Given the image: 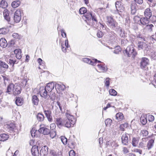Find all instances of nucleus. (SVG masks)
Returning a JSON list of instances; mask_svg holds the SVG:
<instances>
[{
  "label": "nucleus",
  "instance_id": "obj_1",
  "mask_svg": "<svg viewBox=\"0 0 156 156\" xmlns=\"http://www.w3.org/2000/svg\"><path fill=\"white\" fill-rule=\"evenodd\" d=\"M65 115L66 117L63 119V126L68 128L73 127L76 122L74 116L67 112Z\"/></svg>",
  "mask_w": 156,
  "mask_h": 156
},
{
  "label": "nucleus",
  "instance_id": "obj_2",
  "mask_svg": "<svg viewBox=\"0 0 156 156\" xmlns=\"http://www.w3.org/2000/svg\"><path fill=\"white\" fill-rule=\"evenodd\" d=\"M133 19L135 23H138L141 25H146L150 22L149 19L145 17L140 18L138 16H135Z\"/></svg>",
  "mask_w": 156,
  "mask_h": 156
},
{
  "label": "nucleus",
  "instance_id": "obj_3",
  "mask_svg": "<svg viewBox=\"0 0 156 156\" xmlns=\"http://www.w3.org/2000/svg\"><path fill=\"white\" fill-rule=\"evenodd\" d=\"M149 64V59L146 57H142L140 59V67L143 70H147L148 68L147 66Z\"/></svg>",
  "mask_w": 156,
  "mask_h": 156
},
{
  "label": "nucleus",
  "instance_id": "obj_4",
  "mask_svg": "<svg viewBox=\"0 0 156 156\" xmlns=\"http://www.w3.org/2000/svg\"><path fill=\"white\" fill-rule=\"evenodd\" d=\"M126 53L128 56L129 57L131 56L133 58H134L137 55L136 52L132 45L127 47L126 50Z\"/></svg>",
  "mask_w": 156,
  "mask_h": 156
},
{
  "label": "nucleus",
  "instance_id": "obj_5",
  "mask_svg": "<svg viewBox=\"0 0 156 156\" xmlns=\"http://www.w3.org/2000/svg\"><path fill=\"white\" fill-rule=\"evenodd\" d=\"M107 19V24L113 30H115V27L117 25V23L111 16H107L106 17Z\"/></svg>",
  "mask_w": 156,
  "mask_h": 156
},
{
  "label": "nucleus",
  "instance_id": "obj_6",
  "mask_svg": "<svg viewBox=\"0 0 156 156\" xmlns=\"http://www.w3.org/2000/svg\"><path fill=\"white\" fill-rule=\"evenodd\" d=\"M39 93L41 96L46 99H48L50 97L49 93L44 87H40Z\"/></svg>",
  "mask_w": 156,
  "mask_h": 156
},
{
  "label": "nucleus",
  "instance_id": "obj_7",
  "mask_svg": "<svg viewBox=\"0 0 156 156\" xmlns=\"http://www.w3.org/2000/svg\"><path fill=\"white\" fill-rule=\"evenodd\" d=\"M21 10L20 9L17 10L14 13V20L16 23H18L21 19Z\"/></svg>",
  "mask_w": 156,
  "mask_h": 156
},
{
  "label": "nucleus",
  "instance_id": "obj_8",
  "mask_svg": "<svg viewBox=\"0 0 156 156\" xmlns=\"http://www.w3.org/2000/svg\"><path fill=\"white\" fill-rule=\"evenodd\" d=\"M82 60L84 62L87 63L92 66L96 65L97 62H101L100 61L96 59L91 60L87 58H83Z\"/></svg>",
  "mask_w": 156,
  "mask_h": 156
},
{
  "label": "nucleus",
  "instance_id": "obj_9",
  "mask_svg": "<svg viewBox=\"0 0 156 156\" xmlns=\"http://www.w3.org/2000/svg\"><path fill=\"white\" fill-rule=\"evenodd\" d=\"M84 16L87 20H90L91 18L93 21H94L96 23L98 22V20L96 15L94 13H93L92 12H90L89 13H87Z\"/></svg>",
  "mask_w": 156,
  "mask_h": 156
},
{
  "label": "nucleus",
  "instance_id": "obj_10",
  "mask_svg": "<svg viewBox=\"0 0 156 156\" xmlns=\"http://www.w3.org/2000/svg\"><path fill=\"white\" fill-rule=\"evenodd\" d=\"M137 45L140 49H141L145 51H148L150 48L149 46L146 43L142 41L139 42Z\"/></svg>",
  "mask_w": 156,
  "mask_h": 156
},
{
  "label": "nucleus",
  "instance_id": "obj_11",
  "mask_svg": "<svg viewBox=\"0 0 156 156\" xmlns=\"http://www.w3.org/2000/svg\"><path fill=\"white\" fill-rule=\"evenodd\" d=\"M99 63V62H98ZM101 63L97 65V66L98 69V72H106L107 70V67L105 64L101 62Z\"/></svg>",
  "mask_w": 156,
  "mask_h": 156
},
{
  "label": "nucleus",
  "instance_id": "obj_12",
  "mask_svg": "<svg viewBox=\"0 0 156 156\" xmlns=\"http://www.w3.org/2000/svg\"><path fill=\"white\" fill-rule=\"evenodd\" d=\"M43 125H40V128L38 130L39 132L44 135H48L50 133V130L46 128L43 127Z\"/></svg>",
  "mask_w": 156,
  "mask_h": 156
},
{
  "label": "nucleus",
  "instance_id": "obj_13",
  "mask_svg": "<svg viewBox=\"0 0 156 156\" xmlns=\"http://www.w3.org/2000/svg\"><path fill=\"white\" fill-rule=\"evenodd\" d=\"M115 5L116 9L118 11L121 12L123 10L124 7L121 1H118L116 2L115 3Z\"/></svg>",
  "mask_w": 156,
  "mask_h": 156
},
{
  "label": "nucleus",
  "instance_id": "obj_14",
  "mask_svg": "<svg viewBox=\"0 0 156 156\" xmlns=\"http://www.w3.org/2000/svg\"><path fill=\"white\" fill-rule=\"evenodd\" d=\"M55 82H51L48 83L45 89L50 93L54 89L55 87Z\"/></svg>",
  "mask_w": 156,
  "mask_h": 156
},
{
  "label": "nucleus",
  "instance_id": "obj_15",
  "mask_svg": "<svg viewBox=\"0 0 156 156\" xmlns=\"http://www.w3.org/2000/svg\"><path fill=\"white\" fill-rule=\"evenodd\" d=\"M31 153L34 156H39L40 154L37 145H33L31 149Z\"/></svg>",
  "mask_w": 156,
  "mask_h": 156
},
{
  "label": "nucleus",
  "instance_id": "obj_16",
  "mask_svg": "<svg viewBox=\"0 0 156 156\" xmlns=\"http://www.w3.org/2000/svg\"><path fill=\"white\" fill-rule=\"evenodd\" d=\"M128 134H123L122 136L121 139L122 143L124 145H127L128 144Z\"/></svg>",
  "mask_w": 156,
  "mask_h": 156
},
{
  "label": "nucleus",
  "instance_id": "obj_17",
  "mask_svg": "<svg viewBox=\"0 0 156 156\" xmlns=\"http://www.w3.org/2000/svg\"><path fill=\"white\" fill-rule=\"evenodd\" d=\"M21 90V88L20 86L17 85H15L14 88L12 90V92L14 95H18L20 94Z\"/></svg>",
  "mask_w": 156,
  "mask_h": 156
},
{
  "label": "nucleus",
  "instance_id": "obj_18",
  "mask_svg": "<svg viewBox=\"0 0 156 156\" xmlns=\"http://www.w3.org/2000/svg\"><path fill=\"white\" fill-rule=\"evenodd\" d=\"M48 147L44 146L41 148L40 152V155L41 156H46L48 153Z\"/></svg>",
  "mask_w": 156,
  "mask_h": 156
},
{
  "label": "nucleus",
  "instance_id": "obj_19",
  "mask_svg": "<svg viewBox=\"0 0 156 156\" xmlns=\"http://www.w3.org/2000/svg\"><path fill=\"white\" fill-rule=\"evenodd\" d=\"M44 112L48 120L50 122H52V118L51 115V111L50 110H44Z\"/></svg>",
  "mask_w": 156,
  "mask_h": 156
},
{
  "label": "nucleus",
  "instance_id": "obj_20",
  "mask_svg": "<svg viewBox=\"0 0 156 156\" xmlns=\"http://www.w3.org/2000/svg\"><path fill=\"white\" fill-rule=\"evenodd\" d=\"M3 16L5 19L9 23L10 22V17L9 16V11L7 9H5L3 12Z\"/></svg>",
  "mask_w": 156,
  "mask_h": 156
},
{
  "label": "nucleus",
  "instance_id": "obj_21",
  "mask_svg": "<svg viewBox=\"0 0 156 156\" xmlns=\"http://www.w3.org/2000/svg\"><path fill=\"white\" fill-rule=\"evenodd\" d=\"M144 15L145 17L149 19H150L152 16V12L149 8H147L145 10Z\"/></svg>",
  "mask_w": 156,
  "mask_h": 156
},
{
  "label": "nucleus",
  "instance_id": "obj_22",
  "mask_svg": "<svg viewBox=\"0 0 156 156\" xmlns=\"http://www.w3.org/2000/svg\"><path fill=\"white\" fill-rule=\"evenodd\" d=\"M148 140V138L147 137H144L142 138L141 141L140 142L139 145V147L140 148H143L145 147L146 142Z\"/></svg>",
  "mask_w": 156,
  "mask_h": 156
},
{
  "label": "nucleus",
  "instance_id": "obj_23",
  "mask_svg": "<svg viewBox=\"0 0 156 156\" xmlns=\"http://www.w3.org/2000/svg\"><path fill=\"white\" fill-rule=\"evenodd\" d=\"M136 4L135 2H133L130 5L131 13L133 15L136 12Z\"/></svg>",
  "mask_w": 156,
  "mask_h": 156
},
{
  "label": "nucleus",
  "instance_id": "obj_24",
  "mask_svg": "<svg viewBox=\"0 0 156 156\" xmlns=\"http://www.w3.org/2000/svg\"><path fill=\"white\" fill-rule=\"evenodd\" d=\"M55 123L57 126L60 128L62 126H63V119L62 120L60 118H56Z\"/></svg>",
  "mask_w": 156,
  "mask_h": 156
},
{
  "label": "nucleus",
  "instance_id": "obj_25",
  "mask_svg": "<svg viewBox=\"0 0 156 156\" xmlns=\"http://www.w3.org/2000/svg\"><path fill=\"white\" fill-rule=\"evenodd\" d=\"M14 53L16 55V56L17 58L20 59L22 57L21 51L20 49H16L14 50Z\"/></svg>",
  "mask_w": 156,
  "mask_h": 156
},
{
  "label": "nucleus",
  "instance_id": "obj_26",
  "mask_svg": "<svg viewBox=\"0 0 156 156\" xmlns=\"http://www.w3.org/2000/svg\"><path fill=\"white\" fill-rule=\"evenodd\" d=\"M15 103L18 106H20L22 105L23 103V100L22 98L16 97Z\"/></svg>",
  "mask_w": 156,
  "mask_h": 156
},
{
  "label": "nucleus",
  "instance_id": "obj_27",
  "mask_svg": "<svg viewBox=\"0 0 156 156\" xmlns=\"http://www.w3.org/2000/svg\"><path fill=\"white\" fill-rule=\"evenodd\" d=\"M55 87L56 90L57 89L58 90H62V91L64 90V89L65 88V86L64 85H61L58 83H57L55 82Z\"/></svg>",
  "mask_w": 156,
  "mask_h": 156
},
{
  "label": "nucleus",
  "instance_id": "obj_28",
  "mask_svg": "<svg viewBox=\"0 0 156 156\" xmlns=\"http://www.w3.org/2000/svg\"><path fill=\"white\" fill-rule=\"evenodd\" d=\"M7 45V43L6 40L4 38H2L0 40V46L5 48L6 47Z\"/></svg>",
  "mask_w": 156,
  "mask_h": 156
},
{
  "label": "nucleus",
  "instance_id": "obj_29",
  "mask_svg": "<svg viewBox=\"0 0 156 156\" xmlns=\"http://www.w3.org/2000/svg\"><path fill=\"white\" fill-rule=\"evenodd\" d=\"M9 137L8 134L5 133L2 134L0 135V141H4L7 140Z\"/></svg>",
  "mask_w": 156,
  "mask_h": 156
},
{
  "label": "nucleus",
  "instance_id": "obj_30",
  "mask_svg": "<svg viewBox=\"0 0 156 156\" xmlns=\"http://www.w3.org/2000/svg\"><path fill=\"white\" fill-rule=\"evenodd\" d=\"M8 28L3 27L0 29V34L5 35L9 31Z\"/></svg>",
  "mask_w": 156,
  "mask_h": 156
},
{
  "label": "nucleus",
  "instance_id": "obj_31",
  "mask_svg": "<svg viewBox=\"0 0 156 156\" xmlns=\"http://www.w3.org/2000/svg\"><path fill=\"white\" fill-rule=\"evenodd\" d=\"M32 101L34 105H38L39 100L37 96L34 95L32 96Z\"/></svg>",
  "mask_w": 156,
  "mask_h": 156
},
{
  "label": "nucleus",
  "instance_id": "obj_32",
  "mask_svg": "<svg viewBox=\"0 0 156 156\" xmlns=\"http://www.w3.org/2000/svg\"><path fill=\"white\" fill-rule=\"evenodd\" d=\"M15 85L12 83H10L8 86L7 88L6 92L10 94L12 91V90L14 88Z\"/></svg>",
  "mask_w": 156,
  "mask_h": 156
},
{
  "label": "nucleus",
  "instance_id": "obj_33",
  "mask_svg": "<svg viewBox=\"0 0 156 156\" xmlns=\"http://www.w3.org/2000/svg\"><path fill=\"white\" fill-rule=\"evenodd\" d=\"M140 120L141 123L143 125H145L147 122V116H145L142 115L140 118Z\"/></svg>",
  "mask_w": 156,
  "mask_h": 156
},
{
  "label": "nucleus",
  "instance_id": "obj_34",
  "mask_svg": "<svg viewBox=\"0 0 156 156\" xmlns=\"http://www.w3.org/2000/svg\"><path fill=\"white\" fill-rule=\"evenodd\" d=\"M123 118V116L122 113L119 112L116 115V119L119 121L121 120Z\"/></svg>",
  "mask_w": 156,
  "mask_h": 156
},
{
  "label": "nucleus",
  "instance_id": "obj_35",
  "mask_svg": "<svg viewBox=\"0 0 156 156\" xmlns=\"http://www.w3.org/2000/svg\"><path fill=\"white\" fill-rule=\"evenodd\" d=\"M20 1H16L12 2L11 5L13 8H15L19 6L20 4Z\"/></svg>",
  "mask_w": 156,
  "mask_h": 156
},
{
  "label": "nucleus",
  "instance_id": "obj_36",
  "mask_svg": "<svg viewBox=\"0 0 156 156\" xmlns=\"http://www.w3.org/2000/svg\"><path fill=\"white\" fill-rule=\"evenodd\" d=\"M154 143V140L152 139H151L148 141L147 147L148 150L150 149L152 147Z\"/></svg>",
  "mask_w": 156,
  "mask_h": 156
},
{
  "label": "nucleus",
  "instance_id": "obj_37",
  "mask_svg": "<svg viewBox=\"0 0 156 156\" xmlns=\"http://www.w3.org/2000/svg\"><path fill=\"white\" fill-rule=\"evenodd\" d=\"M154 27V26L153 24H147L146 25L145 29L149 32H151L152 31Z\"/></svg>",
  "mask_w": 156,
  "mask_h": 156
},
{
  "label": "nucleus",
  "instance_id": "obj_38",
  "mask_svg": "<svg viewBox=\"0 0 156 156\" xmlns=\"http://www.w3.org/2000/svg\"><path fill=\"white\" fill-rule=\"evenodd\" d=\"M37 119L39 121H42L44 120V117L43 114L38 113L37 116Z\"/></svg>",
  "mask_w": 156,
  "mask_h": 156
},
{
  "label": "nucleus",
  "instance_id": "obj_39",
  "mask_svg": "<svg viewBox=\"0 0 156 156\" xmlns=\"http://www.w3.org/2000/svg\"><path fill=\"white\" fill-rule=\"evenodd\" d=\"M5 126L11 130H12L14 129L15 126L14 124L12 123H8Z\"/></svg>",
  "mask_w": 156,
  "mask_h": 156
},
{
  "label": "nucleus",
  "instance_id": "obj_40",
  "mask_svg": "<svg viewBox=\"0 0 156 156\" xmlns=\"http://www.w3.org/2000/svg\"><path fill=\"white\" fill-rule=\"evenodd\" d=\"M8 6L7 2L5 0H2L0 3V7L3 8H6Z\"/></svg>",
  "mask_w": 156,
  "mask_h": 156
},
{
  "label": "nucleus",
  "instance_id": "obj_41",
  "mask_svg": "<svg viewBox=\"0 0 156 156\" xmlns=\"http://www.w3.org/2000/svg\"><path fill=\"white\" fill-rule=\"evenodd\" d=\"M128 126V124L127 123H125L120 125L119 128L122 131L125 130V129Z\"/></svg>",
  "mask_w": 156,
  "mask_h": 156
},
{
  "label": "nucleus",
  "instance_id": "obj_42",
  "mask_svg": "<svg viewBox=\"0 0 156 156\" xmlns=\"http://www.w3.org/2000/svg\"><path fill=\"white\" fill-rule=\"evenodd\" d=\"M60 138L62 142L64 145H66L67 144V138L65 136H62L60 137Z\"/></svg>",
  "mask_w": 156,
  "mask_h": 156
},
{
  "label": "nucleus",
  "instance_id": "obj_43",
  "mask_svg": "<svg viewBox=\"0 0 156 156\" xmlns=\"http://www.w3.org/2000/svg\"><path fill=\"white\" fill-rule=\"evenodd\" d=\"M0 66L1 67L5 69H8L9 67L8 65L6 63L2 61H0Z\"/></svg>",
  "mask_w": 156,
  "mask_h": 156
},
{
  "label": "nucleus",
  "instance_id": "obj_44",
  "mask_svg": "<svg viewBox=\"0 0 156 156\" xmlns=\"http://www.w3.org/2000/svg\"><path fill=\"white\" fill-rule=\"evenodd\" d=\"M110 79L109 77H107L105 79L104 81V83L105 85L108 88L109 87L110 85Z\"/></svg>",
  "mask_w": 156,
  "mask_h": 156
},
{
  "label": "nucleus",
  "instance_id": "obj_45",
  "mask_svg": "<svg viewBox=\"0 0 156 156\" xmlns=\"http://www.w3.org/2000/svg\"><path fill=\"white\" fill-rule=\"evenodd\" d=\"M120 36L122 37H126V34L124 30L123 29L121 28L120 30L119 31Z\"/></svg>",
  "mask_w": 156,
  "mask_h": 156
},
{
  "label": "nucleus",
  "instance_id": "obj_46",
  "mask_svg": "<svg viewBox=\"0 0 156 156\" xmlns=\"http://www.w3.org/2000/svg\"><path fill=\"white\" fill-rule=\"evenodd\" d=\"M109 94L113 96H115L117 94V92L114 89H110L109 90Z\"/></svg>",
  "mask_w": 156,
  "mask_h": 156
},
{
  "label": "nucleus",
  "instance_id": "obj_47",
  "mask_svg": "<svg viewBox=\"0 0 156 156\" xmlns=\"http://www.w3.org/2000/svg\"><path fill=\"white\" fill-rule=\"evenodd\" d=\"M112 120L110 119H107L105 121V125L106 126H110L112 124Z\"/></svg>",
  "mask_w": 156,
  "mask_h": 156
},
{
  "label": "nucleus",
  "instance_id": "obj_48",
  "mask_svg": "<svg viewBox=\"0 0 156 156\" xmlns=\"http://www.w3.org/2000/svg\"><path fill=\"white\" fill-rule=\"evenodd\" d=\"M121 49L120 47L119 46H116L115 48V49L114 51V53L115 54H119V52L121 51Z\"/></svg>",
  "mask_w": 156,
  "mask_h": 156
},
{
  "label": "nucleus",
  "instance_id": "obj_49",
  "mask_svg": "<svg viewBox=\"0 0 156 156\" xmlns=\"http://www.w3.org/2000/svg\"><path fill=\"white\" fill-rule=\"evenodd\" d=\"M138 142V140L136 138H133L132 140V145L134 147L136 146Z\"/></svg>",
  "mask_w": 156,
  "mask_h": 156
},
{
  "label": "nucleus",
  "instance_id": "obj_50",
  "mask_svg": "<svg viewBox=\"0 0 156 156\" xmlns=\"http://www.w3.org/2000/svg\"><path fill=\"white\" fill-rule=\"evenodd\" d=\"M87 11V9L84 7L81 8L79 10L80 13L81 14L85 13Z\"/></svg>",
  "mask_w": 156,
  "mask_h": 156
},
{
  "label": "nucleus",
  "instance_id": "obj_51",
  "mask_svg": "<svg viewBox=\"0 0 156 156\" xmlns=\"http://www.w3.org/2000/svg\"><path fill=\"white\" fill-rule=\"evenodd\" d=\"M147 119L150 122H152L154 120V117L151 115H149L147 116Z\"/></svg>",
  "mask_w": 156,
  "mask_h": 156
},
{
  "label": "nucleus",
  "instance_id": "obj_52",
  "mask_svg": "<svg viewBox=\"0 0 156 156\" xmlns=\"http://www.w3.org/2000/svg\"><path fill=\"white\" fill-rule=\"evenodd\" d=\"M148 134V132L146 130H142L140 132V134L143 136H146Z\"/></svg>",
  "mask_w": 156,
  "mask_h": 156
},
{
  "label": "nucleus",
  "instance_id": "obj_53",
  "mask_svg": "<svg viewBox=\"0 0 156 156\" xmlns=\"http://www.w3.org/2000/svg\"><path fill=\"white\" fill-rule=\"evenodd\" d=\"M150 21H151L152 23H156V16L153 15L151 16L149 19Z\"/></svg>",
  "mask_w": 156,
  "mask_h": 156
},
{
  "label": "nucleus",
  "instance_id": "obj_54",
  "mask_svg": "<svg viewBox=\"0 0 156 156\" xmlns=\"http://www.w3.org/2000/svg\"><path fill=\"white\" fill-rule=\"evenodd\" d=\"M9 64L12 65V67L14 66V64L16 62V61L15 60L9 59L8 61Z\"/></svg>",
  "mask_w": 156,
  "mask_h": 156
},
{
  "label": "nucleus",
  "instance_id": "obj_55",
  "mask_svg": "<svg viewBox=\"0 0 156 156\" xmlns=\"http://www.w3.org/2000/svg\"><path fill=\"white\" fill-rule=\"evenodd\" d=\"M27 83V79H24L21 83L22 86L25 87L26 86Z\"/></svg>",
  "mask_w": 156,
  "mask_h": 156
},
{
  "label": "nucleus",
  "instance_id": "obj_56",
  "mask_svg": "<svg viewBox=\"0 0 156 156\" xmlns=\"http://www.w3.org/2000/svg\"><path fill=\"white\" fill-rule=\"evenodd\" d=\"M49 133L50 134V136L52 138H54L56 135V133L55 131H53L51 132H50Z\"/></svg>",
  "mask_w": 156,
  "mask_h": 156
},
{
  "label": "nucleus",
  "instance_id": "obj_57",
  "mask_svg": "<svg viewBox=\"0 0 156 156\" xmlns=\"http://www.w3.org/2000/svg\"><path fill=\"white\" fill-rule=\"evenodd\" d=\"M12 37L15 38L20 39V36L17 33H14L12 34Z\"/></svg>",
  "mask_w": 156,
  "mask_h": 156
},
{
  "label": "nucleus",
  "instance_id": "obj_58",
  "mask_svg": "<svg viewBox=\"0 0 156 156\" xmlns=\"http://www.w3.org/2000/svg\"><path fill=\"white\" fill-rule=\"evenodd\" d=\"M130 23V21L129 20H126V22L125 23V25L126 26V28L128 29L129 27V24Z\"/></svg>",
  "mask_w": 156,
  "mask_h": 156
},
{
  "label": "nucleus",
  "instance_id": "obj_59",
  "mask_svg": "<svg viewBox=\"0 0 156 156\" xmlns=\"http://www.w3.org/2000/svg\"><path fill=\"white\" fill-rule=\"evenodd\" d=\"M103 34L101 31H98L97 33V36L98 37H101L103 36Z\"/></svg>",
  "mask_w": 156,
  "mask_h": 156
},
{
  "label": "nucleus",
  "instance_id": "obj_60",
  "mask_svg": "<svg viewBox=\"0 0 156 156\" xmlns=\"http://www.w3.org/2000/svg\"><path fill=\"white\" fill-rule=\"evenodd\" d=\"M50 97L49 98H50V99L54 101L55 100V94L54 93H53L51 95V94L50 95Z\"/></svg>",
  "mask_w": 156,
  "mask_h": 156
},
{
  "label": "nucleus",
  "instance_id": "obj_61",
  "mask_svg": "<svg viewBox=\"0 0 156 156\" xmlns=\"http://www.w3.org/2000/svg\"><path fill=\"white\" fill-rule=\"evenodd\" d=\"M69 156H75V151L73 150H71L69 152Z\"/></svg>",
  "mask_w": 156,
  "mask_h": 156
},
{
  "label": "nucleus",
  "instance_id": "obj_62",
  "mask_svg": "<svg viewBox=\"0 0 156 156\" xmlns=\"http://www.w3.org/2000/svg\"><path fill=\"white\" fill-rule=\"evenodd\" d=\"M150 55L151 56V57L152 58H154V59H156V52H151V53Z\"/></svg>",
  "mask_w": 156,
  "mask_h": 156
},
{
  "label": "nucleus",
  "instance_id": "obj_63",
  "mask_svg": "<svg viewBox=\"0 0 156 156\" xmlns=\"http://www.w3.org/2000/svg\"><path fill=\"white\" fill-rule=\"evenodd\" d=\"M61 35L63 37H66V34L65 32L63 29H62L61 30Z\"/></svg>",
  "mask_w": 156,
  "mask_h": 156
},
{
  "label": "nucleus",
  "instance_id": "obj_64",
  "mask_svg": "<svg viewBox=\"0 0 156 156\" xmlns=\"http://www.w3.org/2000/svg\"><path fill=\"white\" fill-rule=\"evenodd\" d=\"M153 82L154 85L155 86L156 85V73L154 75Z\"/></svg>",
  "mask_w": 156,
  "mask_h": 156
}]
</instances>
